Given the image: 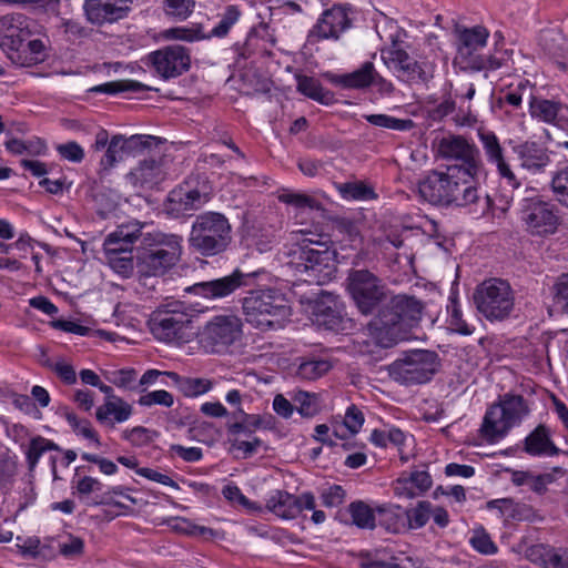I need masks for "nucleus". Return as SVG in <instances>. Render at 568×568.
I'll use <instances>...</instances> for the list:
<instances>
[{
	"label": "nucleus",
	"instance_id": "obj_20",
	"mask_svg": "<svg viewBox=\"0 0 568 568\" xmlns=\"http://www.w3.org/2000/svg\"><path fill=\"white\" fill-rule=\"evenodd\" d=\"M390 377L405 385L426 382V351L414 349L389 366Z\"/></svg>",
	"mask_w": 568,
	"mask_h": 568
},
{
	"label": "nucleus",
	"instance_id": "obj_55",
	"mask_svg": "<svg viewBox=\"0 0 568 568\" xmlns=\"http://www.w3.org/2000/svg\"><path fill=\"white\" fill-rule=\"evenodd\" d=\"M17 474L14 457L8 453L0 454V489H7L13 481Z\"/></svg>",
	"mask_w": 568,
	"mask_h": 568
},
{
	"label": "nucleus",
	"instance_id": "obj_22",
	"mask_svg": "<svg viewBox=\"0 0 568 568\" xmlns=\"http://www.w3.org/2000/svg\"><path fill=\"white\" fill-rule=\"evenodd\" d=\"M30 36V20L21 14L13 13L0 18V47L7 52L19 50L21 41Z\"/></svg>",
	"mask_w": 568,
	"mask_h": 568
},
{
	"label": "nucleus",
	"instance_id": "obj_53",
	"mask_svg": "<svg viewBox=\"0 0 568 568\" xmlns=\"http://www.w3.org/2000/svg\"><path fill=\"white\" fill-rule=\"evenodd\" d=\"M160 139L153 135L134 134L129 138L125 136L128 153L130 156H135L144 150L151 149L153 145L160 143Z\"/></svg>",
	"mask_w": 568,
	"mask_h": 568
},
{
	"label": "nucleus",
	"instance_id": "obj_4",
	"mask_svg": "<svg viewBox=\"0 0 568 568\" xmlns=\"http://www.w3.org/2000/svg\"><path fill=\"white\" fill-rule=\"evenodd\" d=\"M242 307L246 322L263 332L282 328L291 316L285 295L272 287L250 290Z\"/></svg>",
	"mask_w": 568,
	"mask_h": 568
},
{
	"label": "nucleus",
	"instance_id": "obj_6",
	"mask_svg": "<svg viewBox=\"0 0 568 568\" xmlns=\"http://www.w3.org/2000/svg\"><path fill=\"white\" fill-rule=\"evenodd\" d=\"M182 237L176 234L152 232L144 239V245L136 255L140 276H161L173 267L182 253Z\"/></svg>",
	"mask_w": 568,
	"mask_h": 568
},
{
	"label": "nucleus",
	"instance_id": "obj_44",
	"mask_svg": "<svg viewBox=\"0 0 568 568\" xmlns=\"http://www.w3.org/2000/svg\"><path fill=\"white\" fill-rule=\"evenodd\" d=\"M332 368V363L324 358L303 361L297 368V375L303 379L314 381L325 375Z\"/></svg>",
	"mask_w": 568,
	"mask_h": 568
},
{
	"label": "nucleus",
	"instance_id": "obj_56",
	"mask_svg": "<svg viewBox=\"0 0 568 568\" xmlns=\"http://www.w3.org/2000/svg\"><path fill=\"white\" fill-rule=\"evenodd\" d=\"M469 542L480 554L494 555L497 552V546L484 528L476 529Z\"/></svg>",
	"mask_w": 568,
	"mask_h": 568
},
{
	"label": "nucleus",
	"instance_id": "obj_8",
	"mask_svg": "<svg viewBox=\"0 0 568 568\" xmlns=\"http://www.w3.org/2000/svg\"><path fill=\"white\" fill-rule=\"evenodd\" d=\"M149 327L158 341L176 345L189 343L195 335L193 314L179 301L159 306L150 316Z\"/></svg>",
	"mask_w": 568,
	"mask_h": 568
},
{
	"label": "nucleus",
	"instance_id": "obj_39",
	"mask_svg": "<svg viewBox=\"0 0 568 568\" xmlns=\"http://www.w3.org/2000/svg\"><path fill=\"white\" fill-rule=\"evenodd\" d=\"M529 108L532 116L539 118L545 122H552L556 120L562 104L546 99H537L529 93Z\"/></svg>",
	"mask_w": 568,
	"mask_h": 568
},
{
	"label": "nucleus",
	"instance_id": "obj_50",
	"mask_svg": "<svg viewBox=\"0 0 568 568\" xmlns=\"http://www.w3.org/2000/svg\"><path fill=\"white\" fill-rule=\"evenodd\" d=\"M314 314L316 316V322L328 329H335L342 322L341 313L336 307L325 305V303L316 304Z\"/></svg>",
	"mask_w": 568,
	"mask_h": 568
},
{
	"label": "nucleus",
	"instance_id": "obj_54",
	"mask_svg": "<svg viewBox=\"0 0 568 568\" xmlns=\"http://www.w3.org/2000/svg\"><path fill=\"white\" fill-rule=\"evenodd\" d=\"M338 190L347 200H366L375 196L373 189L362 182L344 183Z\"/></svg>",
	"mask_w": 568,
	"mask_h": 568
},
{
	"label": "nucleus",
	"instance_id": "obj_27",
	"mask_svg": "<svg viewBox=\"0 0 568 568\" xmlns=\"http://www.w3.org/2000/svg\"><path fill=\"white\" fill-rule=\"evenodd\" d=\"M524 452L529 456H556L559 448L551 439L550 429L539 424L524 440Z\"/></svg>",
	"mask_w": 568,
	"mask_h": 568
},
{
	"label": "nucleus",
	"instance_id": "obj_18",
	"mask_svg": "<svg viewBox=\"0 0 568 568\" xmlns=\"http://www.w3.org/2000/svg\"><path fill=\"white\" fill-rule=\"evenodd\" d=\"M148 61L163 79L181 75L190 69L191 59L186 48L169 45L151 52Z\"/></svg>",
	"mask_w": 568,
	"mask_h": 568
},
{
	"label": "nucleus",
	"instance_id": "obj_58",
	"mask_svg": "<svg viewBox=\"0 0 568 568\" xmlns=\"http://www.w3.org/2000/svg\"><path fill=\"white\" fill-rule=\"evenodd\" d=\"M174 403L173 395L168 390L160 389L150 392L145 395H142L139 398V404L141 406H152V405H161L164 407H171Z\"/></svg>",
	"mask_w": 568,
	"mask_h": 568
},
{
	"label": "nucleus",
	"instance_id": "obj_40",
	"mask_svg": "<svg viewBox=\"0 0 568 568\" xmlns=\"http://www.w3.org/2000/svg\"><path fill=\"white\" fill-rule=\"evenodd\" d=\"M49 450H61V448L50 439L42 436L31 438L26 450V459L29 470H33L41 456Z\"/></svg>",
	"mask_w": 568,
	"mask_h": 568
},
{
	"label": "nucleus",
	"instance_id": "obj_14",
	"mask_svg": "<svg viewBox=\"0 0 568 568\" xmlns=\"http://www.w3.org/2000/svg\"><path fill=\"white\" fill-rule=\"evenodd\" d=\"M241 335L242 322L239 317L217 315L197 332V343L206 354H225Z\"/></svg>",
	"mask_w": 568,
	"mask_h": 568
},
{
	"label": "nucleus",
	"instance_id": "obj_34",
	"mask_svg": "<svg viewBox=\"0 0 568 568\" xmlns=\"http://www.w3.org/2000/svg\"><path fill=\"white\" fill-rule=\"evenodd\" d=\"M166 376L171 378L179 389L186 397H196L207 393L212 386V381L207 378L199 377H181L176 373H166Z\"/></svg>",
	"mask_w": 568,
	"mask_h": 568
},
{
	"label": "nucleus",
	"instance_id": "obj_12",
	"mask_svg": "<svg viewBox=\"0 0 568 568\" xmlns=\"http://www.w3.org/2000/svg\"><path fill=\"white\" fill-rule=\"evenodd\" d=\"M526 195L519 201V219L525 231L538 237L554 235L561 224L560 210L557 204L534 194V189H526Z\"/></svg>",
	"mask_w": 568,
	"mask_h": 568
},
{
	"label": "nucleus",
	"instance_id": "obj_63",
	"mask_svg": "<svg viewBox=\"0 0 568 568\" xmlns=\"http://www.w3.org/2000/svg\"><path fill=\"white\" fill-rule=\"evenodd\" d=\"M321 499L325 507H337L344 503L345 490L339 485H333L322 491Z\"/></svg>",
	"mask_w": 568,
	"mask_h": 568
},
{
	"label": "nucleus",
	"instance_id": "obj_37",
	"mask_svg": "<svg viewBox=\"0 0 568 568\" xmlns=\"http://www.w3.org/2000/svg\"><path fill=\"white\" fill-rule=\"evenodd\" d=\"M125 136L122 134H115L111 138L109 146L106 148L104 156L101 159V166L103 170L113 168L118 162L124 158L130 156L128 149L125 148Z\"/></svg>",
	"mask_w": 568,
	"mask_h": 568
},
{
	"label": "nucleus",
	"instance_id": "obj_16",
	"mask_svg": "<svg viewBox=\"0 0 568 568\" xmlns=\"http://www.w3.org/2000/svg\"><path fill=\"white\" fill-rule=\"evenodd\" d=\"M262 276H267V273L263 268L247 273L236 268L227 276L195 283L192 286L186 287L185 291L204 298H223L231 295L242 286H252L255 278Z\"/></svg>",
	"mask_w": 568,
	"mask_h": 568
},
{
	"label": "nucleus",
	"instance_id": "obj_29",
	"mask_svg": "<svg viewBox=\"0 0 568 568\" xmlns=\"http://www.w3.org/2000/svg\"><path fill=\"white\" fill-rule=\"evenodd\" d=\"M47 58V45L41 39L21 41L19 50L10 52L9 59L19 67H33Z\"/></svg>",
	"mask_w": 568,
	"mask_h": 568
},
{
	"label": "nucleus",
	"instance_id": "obj_7",
	"mask_svg": "<svg viewBox=\"0 0 568 568\" xmlns=\"http://www.w3.org/2000/svg\"><path fill=\"white\" fill-rule=\"evenodd\" d=\"M232 241V226L220 212H203L195 216L189 235L190 247L203 256L226 251Z\"/></svg>",
	"mask_w": 568,
	"mask_h": 568
},
{
	"label": "nucleus",
	"instance_id": "obj_47",
	"mask_svg": "<svg viewBox=\"0 0 568 568\" xmlns=\"http://www.w3.org/2000/svg\"><path fill=\"white\" fill-rule=\"evenodd\" d=\"M550 190L556 201L568 207V164L552 174Z\"/></svg>",
	"mask_w": 568,
	"mask_h": 568
},
{
	"label": "nucleus",
	"instance_id": "obj_9",
	"mask_svg": "<svg viewBox=\"0 0 568 568\" xmlns=\"http://www.w3.org/2000/svg\"><path fill=\"white\" fill-rule=\"evenodd\" d=\"M456 62L463 71L479 72L500 69L506 59L495 54L484 55L480 51L486 47L489 32L481 26L457 28Z\"/></svg>",
	"mask_w": 568,
	"mask_h": 568
},
{
	"label": "nucleus",
	"instance_id": "obj_21",
	"mask_svg": "<svg viewBox=\"0 0 568 568\" xmlns=\"http://www.w3.org/2000/svg\"><path fill=\"white\" fill-rule=\"evenodd\" d=\"M352 24V21L343 6H333L325 10L316 24L308 33V41L334 39L337 40L345 30Z\"/></svg>",
	"mask_w": 568,
	"mask_h": 568
},
{
	"label": "nucleus",
	"instance_id": "obj_28",
	"mask_svg": "<svg viewBox=\"0 0 568 568\" xmlns=\"http://www.w3.org/2000/svg\"><path fill=\"white\" fill-rule=\"evenodd\" d=\"M133 413L132 406L123 398H114L104 402L95 410L97 420L109 428H114L115 424L126 422Z\"/></svg>",
	"mask_w": 568,
	"mask_h": 568
},
{
	"label": "nucleus",
	"instance_id": "obj_46",
	"mask_svg": "<svg viewBox=\"0 0 568 568\" xmlns=\"http://www.w3.org/2000/svg\"><path fill=\"white\" fill-rule=\"evenodd\" d=\"M363 118L375 126L394 131H408L414 126L410 119H397L387 114H365Z\"/></svg>",
	"mask_w": 568,
	"mask_h": 568
},
{
	"label": "nucleus",
	"instance_id": "obj_48",
	"mask_svg": "<svg viewBox=\"0 0 568 568\" xmlns=\"http://www.w3.org/2000/svg\"><path fill=\"white\" fill-rule=\"evenodd\" d=\"M449 302L447 307V312L450 314V326L452 329L460 335H471L474 332V327L469 326L462 317V311L459 310L457 302V294L452 292L449 296Z\"/></svg>",
	"mask_w": 568,
	"mask_h": 568
},
{
	"label": "nucleus",
	"instance_id": "obj_45",
	"mask_svg": "<svg viewBox=\"0 0 568 568\" xmlns=\"http://www.w3.org/2000/svg\"><path fill=\"white\" fill-rule=\"evenodd\" d=\"M241 16L242 12L237 6L230 4L225 7L219 23L211 30L206 38H223L227 36L231 28L239 21Z\"/></svg>",
	"mask_w": 568,
	"mask_h": 568
},
{
	"label": "nucleus",
	"instance_id": "obj_19",
	"mask_svg": "<svg viewBox=\"0 0 568 568\" xmlns=\"http://www.w3.org/2000/svg\"><path fill=\"white\" fill-rule=\"evenodd\" d=\"M315 506L312 493L296 496L285 490H275L266 500V508L283 519L296 518L304 509H314Z\"/></svg>",
	"mask_w": 568,
	"mask_h": 568
},
{
	"label": "nucleus",
	"instance_id": "obj_26",
	"mask_svg": "<svg viewBox=\"0 0 568 568\" xmlns=\"http://www.w3.org/2000/svg\"><path fill=\"white\" fill-rule=\"evenodd\" d=\"M125 178L135 187L151 189L163 180L161 162L155 159H144Z\"/></svg>",
	"mask_w": 568,
	"mask_h": 568
},
{
	"label": "nucleus",
	"instance_id": "obj_49",
	"mask_svg": "<svg viewBox=\"0 0 568 568\" xmlns=\"http://www.w3.org/2000/svg\"><path fill=\"white\" fill-rule=\"evenodd\" d=\"M278 200L282 203L292 205L300 210H304V209L316 210V211L323 210L321 202H318L313 196L304 194V193L285 192L278 196Z\"/></svg>",
	"mask_w": 568,
	"mask_h": 568
},
{
	"label": "nucleus",
	"instance_id": "obj_30",
	"mask_svg": "<svg viewBox=\"0 0 568 568\" xmlns=\"http://www.w3.org/2000/svg\"><path fill=\"white\" fill-rule=\"evenodd\" d=\"M375 67L371 61L364 62L357 70L345 74H333L331 83L342 89H366L374 82Z\"/></svg>",
	"mask_w": 568,
	"mask_h": 568
},
{
	"label": "nucleus",
	"instance_id": "obj_11",
	"mask_svg": "<svg viewBox=\"0 0 568 568\" xmlns=\"http://www.w3.org/2000/svg\"><path fill=\"white\" fill-rule=\"evenodd\" d=\"M432 151L436 160L456 162L446 168L459 169L463 178H476L484 169L478 148L463 135L435 136L432 141Z\"/></svg>",
	"mask_w": 568,
	"mask_h": 568
},
{
	"label": "nucleus",
	"instance_id": "obj_10",
	"mask_svg": "<svg viewBox=\"0 0 568 568\" xmlns=\"http://www.w3.org/2000/svg\"><path fill=\"white\" fill-rule=\"evenodd\" d=\"M529 413V407L521 395L505 394L499 403L491 405L480 427L483 437L495 443L518 425Z\"/></svg>",
	"mask_w": 568,
	"mask_h": 568
},
{
	"label": "nucleus",
	"instance_id": "obj_3",
	"mask_svg": "<svg viewBox=\"0 0 568 568\" xmlns=\"http://www.w3.org/2000/svg\"><path fill=\"white\" fill-rule=\"evenodd\" d=\"M473 179L463 178L456 168L428 172V203L456 206L476 204L480 214H486L493 207V200L488 194L480 196L478 189L470 184Z\"/></svg>",
	"mask_w": 568,
	"mask_h": 568
},
{
	"label": "nucleus",
	"instance_id": "obj_24",
	"mask_svg": "<svg viewBox=\"0 0 568 568\" xmlns=\"http://www.w3.org/2000/svg\"><path fill=\"white\" fill-rule=\"evenodd\" d=\"M382 59L388 69L397 73L398 78L414 81L422 78L423 70L415 59L394 42L392 47L382 49Z\"/></svg>",
	"mask_w": 568,
	"mask_h": 568
},
{
	"label": "nucleus",
	"instance_id": "obj_52",
	"mask_svg": "<svg viewBox=\"0 0 568 568\" xmlns=\"http://www.w3.org/2000/svg\"><path fill=\"white\" fill-rule=\"evenodd\" d=\"M554 305L562 314L568 315V273L559 275L552 287Z\"/></svg>",
	"mask_w": 568,
	"mask_h": 568
},
{
	"label": "nucleus",
	"instance_id": "obj_33",
	"mask_svg": "<svg viewBox=\"0 0 568 568\" xmlns=\"http://www.w3.org/2000/svg\"><path fill=\"white\" fill-rule=\"evenodd\" d=\"M296 81L297 91L305 97L323 104H329L333 101V93L325 90L317 79L307 75H297Z\"/></svg>",
	"mask_w": 568,
	"mask_h": 568
},
{
	"label": "nucleus",
	"instance_id": "obj_1",
	"mask_svg": "<svg viewBox=\"0 0 568 568\" xmlns=\"http://www.w3.org/2000/svg\"><path fill=\"white\" fill-rule=\"evenodd\" d=\"M394 494L399 498L414 499L417 507L404 509L397 505H384L375 509L378 525L387 531L398 534L407 529L420 528L426 524V471L415 470L403 474L393 484Z\"/></svg>",
	"mask_w": 568,
	"mask_h": 568
},
{
	"label": "nucleus",
	"instance_id": "obj_2",
	"mask_svg": "<svg viewBox=\"0 0 568 568\" xmlns=\"http://www.w3.org/2000/svg\"><path fill=\"white\" fill-rule=\"evenodd\" d=\"M423 304L413 296L397 295L383 305L369 327L378 346L389 348L407 339L413 327L419 324Z\"/></svg>",
	"mask_w": 568,
	"mask_h": 568
},
{
	"label": "nucleus",
	"instance_id": "obj_36",
	"mask_svg": "<svg viewBox=\"0 0 568 568\" xmlns=\"http://www.w3.org/2000/svg\"><path fill=\"white\" fill-rule=\"evenodd\" d=\"M60 415L65 418L69 426L77 435L93 442L97 447L101 446L99 435L88 419H80L77 414L70 410L68 407H63L60 412Z\"/></svg>",
	"mask_w": 568,
	"mask_h": 568
},
{
	"label": "nucleus",
	"instance_id": "obj_62",
	"mask_svg": "<svg viewBox=\"0 0 568 568\" xmlns=\"http://www.w3.org/2000/svg\"><path fill=\"white\" fill-rule=\"evenodd\" d=\"M57 151L63 159L73 163H80L84 158L83 149L74 141L59 144Z\"/></svg>",
	"mask_w": 568,
	"mask_h": 568
},
{
	"label": "nucleus",
	"instance_id": "obj_51",
	"mask_svg": "<svg viewBox=\"0 0 568 568\" xmlns=\"http://www.w3.org/2000/svg\"><path fill=\"white\" fill-rule=\"evenodd\" d=\"M195 7L194 0H164V12L179 20H185L191 16Z\"/></svg>",
	"mask_w": 568,
	"mask_h": 568
},
{
	"label": "nucleus",
	"instance_id": "obj_17",
	"mask_svg": "<svg viewBox=\"0 0 568 568\" xmlns=\"http://www.w3.org/2000/svg\"><path fill=\"white\" fill-rule=\"evenodd\" d=\"M145 229L146 224L138 220L118 225L104 240V253L131 254L138 243L139 248H141L144 245V239L152 234V232L145 231Z\"/></svg>",
	"mask_w": 568,
	"mask_h": 568
},
{
	"label": "nucleus",
	"instance_id": "obj_64",
	"mask_svg": "<svg viewBox=\"0 0 568 568\" xmlns=\"http://www.w3.org/2000/svg\"><path fill=\"white\" fill-rule=\"evenodd\" d=\"M166 34L172 39L184 41H195L206 38V36L202 33L201 28L178 27L169 29Z\"/></svg>",
	"mask_w": 568,
	"mask_h": 568
},
{
	"label": "nucleus",
	"instance_id": "obj_23",
	"mask_svg": "<svg viewBox=\"0 0 568 568\" xmlns=\"http://www.w3.org/2000/svg\"><path fill=\"white\" fill-rule=\"evenodd\" d=\"M83 9L91 23L102 26L123 19L130 7L128 0H85Z\"/></svg>",
	"mask_w": 568,
	"mask_h": 568
},
{
	"label": "nucleus",
	"instance_id": "obj_42",
	"mask_svg": "<svg viewBox=\"0 0 568 568\" xmlns=\"http://www.w3.org/2000/svg\"><path fill=\"white\" fill-rule=\"evenodd\" d=\"M540 45L546 54L558 60L566 54L565 38L556 30L544 31L540 36Z\"/></svg>",
	"mask_w": 568,
	"mask_h": 568
},
{
	"label": "nucleus",
	"instance_id": "obj_5",
	"mask_svg": "<svg viewBox=\"0 0 568 568\" xmlns=\"http://www.w3.org/2000/svg\"><path fill=\"white\" fill-rule=\"evenodd\" d=\"M295 245L291 250L288 265L296 274L305 275V282L323 284L328 281L335 270L333 252L326 243L305 237L301 231L295 234Z\"/></svg>",
	"mask_w": 568,
	"mask_h": 568
},
{
	"label": "nucleus",
	"instance_id": "obj_43",
	"mask_svg": "<svg viewBox=\"0 0 568 568\" xmlns=\"http://www.w3.org/2000/svg\"><path fill=\"white\" fill-rule=\"evenodd\" d=\"M375 510L363 501H354L349 505V514L353 523L362 529H374L376 526Z\"/></svg>",
	"mask_w": 568,
	"mask_h": 568
},
{
	"label": "nucleus",
	"instance_id": "obj_41",
	"mask_svg": "<svg viewBox=\"0 0 568 568\" xmlns=\"http://www.w3.org/2000/svg\"><path fill=\"white\" fill-rule=\"evenodd\" d=\"M296 410L303 417H314L321 410L320 397L315 393L297 390L292 396Z\"/></svg>",
	"mask_w": 568,
	"mask_h": 568
},
{
	"label": "nucleus",
	"instance_id": "obj_61",
	"mask_svg": "<svg viewBox=\"0 0 568 568\" xmlns=\"http://www.w3.org/2000/svg\"><path fill=\"white\" fill-rule=\"evenodd\" d=\"M72 487L75 489V494H78L80 497L88 496L94 491H99L102 489V483L91 476H83L79 479L72 480Z\"/></svg>",
	"mask_w": 568,
	"mask_h": 568
},
{
	"label": "nucleus",
	"instance_id": "obj_35",
	"mask_svg": "<svg viewBox=\"0 0 568 568\" xmlns=\"http://www.w3.org/2000/svg\"><path fill=\"white\" fill-rule=\"evenodd\" d=\"M478 139L489 163L498 165L505 161L504 149L499 142V139L493 131L479 129Z\"/></svg>",
	"mask_w": 568,
	"mask_h": 568
},
{
	"label": "nucleus",
	"instance_id": "obj_31",
	"mask_svg": "<svg viewBox=\"0 0 568 568\" xmlns=\"http://www.w3.org/2000/svg\"><path fill=\"white\" fill-rule=\"evenodd\" d=\"M170 201L176 203L184 211L199 210L209 201V194L189 185L180 186L170 193Z\"/></svg>",
	"mask_w": 568,
	"mask_h": 568
},
{
	"label": "nucleus",
	"instance_id": "obj_25",
	"mask_svg": "<svg viewBox=\"0 0 568 568\" xmlns=\"http://www.w3.org/2000/svg\"><path fill=\"white\" fill-rule=\"evenodd\" d=\"M514 153L520 161V166L531 173H540L550 163L546 148L531 141H526L514 148Z\"/></svg>",
	"mask_w": 568,
	"mask_h": 568
},
{
	"label": "nucleus",
	"instance_id": "obj_15",
	"mask_svg": "<svg viewBox=\"0 0 568 568\" xmlns=\"http://www.w3.org/2000/svg\"><path fill=\"white\" fill-rule=\"evenodd\" d=\"M346 288L364 315L372 314L387 297L382 280L368 270H351L346 278Z\"/></svg>",
	"mask_w": 568,
	"mask_h": 568
},
{
	"label": "nucleus",
	"instance_id": "obj_59",
	"mask_svg": "<svg viewBox=\"0 0 568 568\" xmlns=\"http://www.w3.org/2000/svg\"><path fill=\"white\" fill-rule=\"evenodd\" d=\"M152 432L143 426H136L132 429L122 432V438L131 443L133 446H144L152 440Z\"/></svg>",
	"mask_w": 568,
	"mask_h": 568
},
{
	"label": "nucleus",
	"instance_id": "obj_38",
	"mask_svg": "<svg viewBox=\"0 0 568 568\" xmlns=\"http://www.w3.org/2000/svg\"><path fill=\"white\" fill-rule=\"evenodd\" d=\"M149 90H152V88L135 80H118L95 85L89 91L93 93L116 94L121 92H142Z\"/></svg>",
	"mask_w": 568,
	"mask_h": 568
},
{
	"label": "nucleus",
	"instance_id": "obj_32",
	"mask_svg": "<svg viewBox=\"0 0 568 568\" xmlns=\"http://www.w3.org/2000/svg\"><path fill=\"white\" fill-rule=\"evenodd\" d=\"M233 417L240 418L241 420L227 426V430L232 435L244 434L251 436L258 428L270 427V423H266L261 415L246 414L243 409L233 413Z\"/></svg>",
	"mask_w": 568,
	"mask_h": 568
},
{
	"label": "nucleus",
	"instance_id": "obj_60",
	"mask_svg": "<svg viewBox=\"0 0 568 568\" xmlns=\"http://www.w3.org/2000/svg\"><path fill=\"white\" fill-rule=\"evenodd\" d=\"M364 423V415L361 409L355 405H351L345 413L343 427L346 428L351 435L359 432Z\"/></svg>",
	"mask_w": 568,
	"mask_h": 568
},
{
	"label": "nucleus",
	"instance_id": "obj_57",
	"mask_svg": "<svg viewBox=\"0 0 568 568\" xmlns=\"http://www.w3.org/2000/svg\"><path fill=\"white\" fill-rule=\"evenodd\" d=\"M122 253H105L110 266L122 276H129L133 271V258L131 254L124 256Z\"/></svg>",
	"mask_w": 568,
	"mask_h": 568
},
{
	"label": "nucleus",
	"instance_id": "obj_13",
	"mask_svg": "<svg viewBox=\"0 0 568 568\" xmlns=\"http://www.w3.org/2000/svg\"><path fill=\"white\" fill-rule=\"evenodd\" d=\"M477 311L490 322L508 318L515 306V292L501 278H489L480 283L474 292Z\"/></svg>",
	"mask_w": 568,
	"mask_h": 568
}]
</instances>
